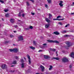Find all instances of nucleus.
<instances>
[{"label":"nucleus","instance_id":"ddd939ff","mask_svg":"<svg viewBox=\"0 0 74 74\" xmlns=\"http://www.w3.org/2000/svg\"><path fill=\"white\" fill-rule=\"evenodd\" d=\"M47 44L46 43L43 44V45L44 46L42 47V48H45L47 47Z\"/></svg>","mask_w":74,"mask_h":74},{"label":"nucleus","instance_id":"b1692460","mask_svg":"<svg viewBox=\"0 0 74 74\" xmlns=\"http://www.w3.org/2000/svg\"><path fill=\"white\" fill-rule=\"evenodd\" d=\"M12 64H16V61H14L13 62H12Z\"/></svg>","mask_w":74,"mask_h":74},{"label":"nucleus","instance_id":"8fccbe9b","mask_svg":"<svg viewBox=\"0 0 74 74\" xmlns=\"http://www.w3.org/2000/svg\"><path fill=\"white\" fill-rule=\"evenodd\" d=\"M30 1H31L32 3H34V0H30Z\"/></svg>","mask_w":74,"mask_h":74},{"label":"nucleus","instance_id":"ea45409f","mask_svg":"<svg viewBox=\"0 0 74 74\" xmlns=\"http://www.w3.org/2000/svg\"><path fill=\"white\" fill-rule=\"evenodd\" d=\"M53 21H55V20H58V21H59V19H58L57 18L55 19V18H54L53 19Z\"/></svg>","mask_w":74,"mask_h":74},{"label":"nucleus","instance_id":"0eeeda50","mask_svg":"<svg viewBox=\"0 0 74 74\" xmlns=\"http://www.w3.org/2000/svg\"><path fill=\"white\" fill-rule=\"evenodd\" d=\"M66 44L67 47H70V46H71V43L69 42H66Z\"/></svg>","mask_w":74,"mask_h":74},{"label":"nucleus","instance_id":"49530a36","mask_svg":"<svg viewBox=\"0 0 74 74\" xmlns=\"http://www.w3.org/2000/svg\"><path fill=\"white\" fill-rule=\"evenodd\" d=\"M23 17H24L25 16V14H22Z\"/></svg>","mask_w":74,"mask_h":74},{"label":"nucleus","instance_id":"f257e3e1","mask_svg":"<svg viewBox=\"0 0 74 74\" xmlns=\"http://www.w3.org/2000/svg\"><path fill=\"white\" fill-rule=\"evenodd\" d=\"M19 50L16 48H14L13 49H9V50L10 51V52H14L15 53H17L18 52Z\"/></svg>","mask_w":74,"mask_h":74},{"label":"nucleus","instance_id":"20e7f679","mask_svg":"<svg viewBox=\"0 0 74 74\" xmlns=\"http://www.w3.org/2000/svg\"><path fill=\"white\" fill-rule=\"evenodd\" d=\"M18 40L17 41H23V36H20L18 38Z\"/></svg>","mask_w":74,"mask_h":74},{"label":"nucleus","instance_id":"9d476101","mask_svg":"<svg viewBox=\"0 0 74 74\" xmlns=\"http://www.w3.org/2000/svg\"><path fill=\"white\" fill-rule=\"evenodd\" d=\"M70 56L72 58H74V52H72L71 53V55H70Z\"/></svg>","mask_w":74,"mask_h":74},{"label":"nucleus","instance_id":"a19ab883","mask_svg":"<svg viewBox=\"0 0 74 74\" xmlns=\"http://www.w3.org/2000/svg\"><path fill=\"white\" fill-rule=\"evenodd\" d=\"M45 7L46 8H48V5L47 4H45Z\"/></svg>","mask_w":74,"mask_h":74},{"label":"nucleus","instance_id":"c85d7f7f","mask_svg":"<svg viewBox=\"0 0 74 74\" xmlns=\"http://www.w3.org/2000/svg\"><path fill=\"white\" fill-rule=\"evenodd\" d=\"M26 3H27V6H29V5H30V4H29V3L28 2H27Z\"/></svg>","mask_w":74,"mask_h":74},{"label":"nucleus","instance_id":"f03ea898","mask_svg":"<svg viewBox=\"0 0 74 74\" xmlns=\"http://www.w3.org/2000/svg\"><path fill=\"white\" fill-rule=\"evenodd\" d=\"M47 41L49 42H53V43H56V44H59V41L57 40H48Z\"/></svg>","mask_w":74,"mask_h":74},{"label":"nucleus","instance_id":"4be33fe9","mask_svg":"<svg viewBox=\"0 0 74 74\" xmlns=\"http://www.w3.org/2000/svg\"><path fill=\"white\" fill-rule=\"evenodd\" d=\"M10 42V41H5L4 42V44H8V43H9Z\"/></svg>","mask_w":74,"mask_h":74},{"label":"nucleus","instance_id":"bb28decb","mask_svg":"<svg viewBox=\"0 0 74 74\" xmlns=\"http://www.w3.org/2000/svg\"><path fill=\"white\" fill-rule=\"evenodd\" d=\"M47 1L49 4L51 3V0H47Z\"/></svg>","mask_w":74,"mask_h":74},{"label":"nucleus","instance_id":"052dcab7","mask_svg":"<svg viewBox=\"0 0 74 74\" xmlns=\"http://www.w3.org/2000/svg\"><path fill=\"white\" fill-rule=\"evenodd\" d=\"M52 49H52V48L50 49L51 51H52Z\"/></svg>","mask_w":74,"mask_h":74},{"label":"nucleus","instance_id":"6e6d98bb","mask_svg":"<svg viewBox=\"0 0 74 74\" xmlns=\"http://www.w3.org/2000/svg\"><path fill=\"white\" fill-rule=\"evenodd\" d=\"M49 74V73H48V72H46V74Z\"/></svg>","mask_w":74,"mask_h":74},{"label":"nucleus","instance_id":"39448f33","mask_svg":"<svg viewBox=\"0 0 74 74\" xmlns=\"http://www.w3.org/2000/svg\"><path fill=\"white\" fill-rule=\"evenodd\" d=\"M62 60L64 62H67L69 61L68 59L66 58H64L62 59Z\"/></svg>","mask_w":74,"mask_h":74},{"label":"nucleus","instance_id":"4d7b16f0","mask_svg":"<svg viewBox=\"0 0 74 74\" xmlns=\"http://www.w3.org/2000/svg\"><path fill=\"white\" fill-rule=\"evenodd\" d=\"M10 36L11 37H13V36H12V35H11Z\"/></svg>","mask_w":74,"mask_h":74},{"label":"nucleus","instance_id":"1a4fd4ad","mask_svg":"<svg viewBox=\"0 0 74 74\" xmlns=\"http://www.w3.org/2000/svg\"><path fill=\"white\" fill-rule=\"evenodd\" d=\"M40 68L42 69V71H44V69H45L44 66H43L42 65H40Z\"/></svg>","mask_w":74,"mask_h":74},{"label":"nucleus","instance_id":"c756f323","mask_svg":"<svg viewBox=\"0 0 74 74\" xmlns=\"http://www.w3.org/2000/svg\"><path fill=\"white\" fill-rule=\"evenodd\" d=\"M14 58H16V59H17V60L19 59L18 57V56H14Z\"/></svg>","mask_w":74,"mask_h":74},{"label":"nucleus","instance_id":"7ed1b4c3","mask_svg":"<svg viewBox=\"0 0 74 74\" xmlns=\"http://www.w3.org/2000/svg\"><path fill=\"white\" fill-rule=\"evenodd\" d=\"M1 67L3 70H5L7 69V65L4 64H2L1 65Z\"/></svg>","mask_w":74,"mask_h":74},{"label":"nucleus","instance_id":"a211bd4d","mask_svg":"<svg viewBox=\"0 0 74 74\" xmlns=\"http://www.w3.org/2000/svg\"><path fill=\"white\" fill-rule=\"evenodd\" d=\"M72 36V35H64V37H71V36Z\"/></svg>","mask_w":74,"mask_h":74},{"label":"nucleus","instance_id":"3c124183","mask_svg":"<svg viewBox=\"0 0 74 74\" xmlns=\"http://www.w3.org/2000/svg\"><path fill=\"white\" fill-rule=\"evenodd\" d=\"M11 72H12V73H14V72H15V71H11Z\"/></svg>","mask_w":74,"mask_h":74},{"label":"nucleus","instance_id":"cd10ccee","mask_svg":"<svg viewBox=\"0 0 74 74\" xmlns=\"http://www.w3.org/2000/svg\"><path fill=\"white\" fill-rule=\"evenodd\" d=\"M0 2L2 3V4H4V1L0 0Z\"/></svg>","mask_w":74,"mask_h":74},{"label":"nucleus","instance_id":"680f3d73","mask_svg":"<svg viewBox=\"0 0 74 74\" xmlns=\"http://www.w3.org/2000/svg\"><path fill=\"white\" fill-rule=\"evenodd\" d=\"M2 21H4V19L3 18H2Z\"/></svg>","mask_w":74,"mask_h":74},{"label":"nucleus","instance_id":"dca6fc26","mask_svg":"<svg viewBox=\"0 0 74 74\" xmlns=\"http://www.w3.org/2000/svg\"><path fill=\"white\" fill-rule=\"evenodd\" d=\"M53 59H56V60H59L60 58L58 57H54L52 58Z\"/></svg>","mask_w":74,"mask_h":74},{"label":"nucleus","instance_id":"6e6552de","mask_svg":"<svg viewBox=\"0 0 74 74\" xmlns=\"http://www.w3.org/2000/svg\"><path fill=\"white\" fill-rule=\"evenodd\" d=\"M44 58L45 59L48 60V59H49L50 58V57L48 56H47L45 55H44Z\"/></svg>","mask_w":74,"mask_h":74},{"label":"nucleus","instance_id":"f8f14e48","mask_svg":"<svg viewBox=\"0 0 74 74\" xmlns=\"http://www.w3.org/2000/svg\"><path fill=\"white\" fill-rule=\"evenodd\" d=\"M10 22L11 23H13L15 22V20L12 18H11L10 20Z\"/></svg>","mask_w":74,"mask_h":74},{"label":"nucleus","instance_id":"9b49d317","mask_svg":"<svg viewBox=\"0 0 74 74\" xmlns=\"http://www.w3.org/2000/svg\"><path fill=\"white\" fill-rule=\"evenodd\" d=\"M62 3H63V1H60V3H59V5H60V7H63V4Z\"/></svg>","mask_w":74,"mask_h":74},{"label":"nucleus","instance_id":"5701e85b","mask_svg":"<svg viewBox=\"0 0 74 74\" xmlns=\"http://www.w3.org/2000/svg\"><path fill=\"white\" fill-rule=\"evenodd\" d=\"M24 64H24V63H22L21 64V67H22V68H24Z\"/></svg>","mask_w":74,"mask_h":74},{"label":"nucleus","instance_id":"4468645a","mask_svg":"<svg viewBox=\"0 0 74 74\" xmlns=\"http://www.w3.org/2000/svg\"><path fill=\"white\" fill-rule=\"evenodd\" d=\"M49 25L50 24L49 23L47 24H46L45 25V27L46 29H47V28H48L49 26Z\"/></svg>","mask_w":74,"mask_h":74},{"label":"nucleus","instance_id":"c03bdc74","mask_svg":"<svg viewBox=\"0 0 74 74\" xmlns=\"http://www.w3.org/2000/svg\"><path fill=\"white\" fill-rule=\"evenodd\" d=\"M60 18V16H58L57 17V18L58 19V18Z\"/></svg>","mask_w":74,"mask_h":74},{"label":"nucleus","instance_id":"aec40b11","mask_svg":"<svg viewBox=\"0 0 74 74\" xmlns=\"http://www.w3.org/2000/svg\"><path fill=\"white\" fill-rule=\"evenodd\" d=\"M50 67V68H49V70H52V68H53V67L52 66V65H50L49 66Z\"/></svg>","mask_w":74,"mask_h":74},{"label":"nucleus","instance_id":"72a5a7b5","mask_svg":"<svg viewBox=\"0 0 74 74\" xmlns=\"http://www.w3.org/2000/svg\"><path fill=\"white\" fill-rule=\"evenodd\" d=\"M58 24L59 25H63V24H62V23L60 22H59L58 23Z\"/></svg>","mask_w":74,"mask_h":74},{"label":"nucleus","instance_id":"393cba45","mask_svg":"<svg viewBox=\"0 0 74 74\" xmlns=\"http://www.w3.org/2000/svg\"><path fill=\"white\" fill-rule=\"evenodd\" d=\"M33 42V44H34V45H36L37 42L36 41H34Z\"/></svg>","mask_w":74,"mask_h":74},{"label":"nucleus","instance_id":"2f4dec72","mask_svg":"<svg viewBox=\"0 0 74 74\" xmlns=\"http://www.w3.org/2000/svg\"><path fill=\"white\" fill-rule=\"evenodd\" d=\"M29 29H33V26H29Z\"/></svg>","mask_w":74,"mask_h":74},{"label":"nucleus","instance_id":"79ce46f5","mask_svg":"<svg viewBox=\"0 0 74 74\" xmlns=\"http://www.w3.org/2000/svg\"><path fill=\"white\" fill-rule=\"evenodd\" d=\"M62 20H64V19L62 18V19H58V21H62Z\"/></svg>","mask_w":74,"mask_h":74},{"label":"nucleus","instance_id":"de8ad7c7","mask_svg":"<svg viewBox=\"0 0 74 74\" xmlns=\"http://www.w3.org/2000/svg\"><path fill=\"white\" fill-rule=\"evenodd\" d=\"M71 67H72V66L71 65H70L69 66V68L70 69L71 68Z\"/></svg>","mask_w":74,"mask_h":74},{"label":"nucleus","instance_id":"473e14b6","mask_svg":"<svg viewBox=\"0 0 74 74\" xmlns=\"http://www.w3.org/2000/svg\"><path fill=\"white\" fill-rule=\"evenodd\" d=\"M66 32H67V31H66V30H64L62 32V33H66Z\"/></svg>","mask_w":74,"mask_h":74},{"label":"nucleus","instance_id":"c9c22d12","mask_svg":"<svg viewBox=\"0 0 74 74\" xmlns=\"http://www.w3.org/2000/svg\"><path fill=\"white\" fill-rule=\"evenodd\" d=\"M4 11L5 12H7L8 11V10H5Z\"/></svg>","mask_w":74,"mask_h":74},{"label":"nucleus","instance_id":"4c0bfd02","mask_svg":"<svg viewBox=\"0 0 74 74\" xmlns=\"http://www.w3.org/2000/svg\"><path fill=\"white\" fill-rule=\"evenodd\" d=\"M69 26V24H68L66 25L65 26V27H67V26Z\"/></svg>","mask_w":74,"mask_h":74},{"label":"nucleus","instance_id":"603ef678","mask_svg":"<svg viewBox=\"0 0 74 74\" xmlns=\"http://www.w3.org/2000/svg\"><path fill=\"white\" fill-rule=\"evenodd\" d=\"M32 15H34V13H32Z\"/></svg>","mask_w":74,"mask_h":74},{"label":"nucleus","instance_id":"864d4df0","mask_svg":"<svg viewBox=\"0 0 74 74\" xmlns=\"http://www.w3.org/2000/svg\"><path fill=\"white\" fill-rule=\"evenodd\" d=\"M72 15H74V13H72L71 14Z\"/></svg>","mask_w":74,"mask_h":74},{"label":"nucleus","instance_id":"37998d69","mask_svg":"<svg viewBox=\"0 0 74 74\" xmlns=\"http://www.w3.org/2000/svg\"><path fill=\"white\" fill-rule=\"evenodd\" d=\"M43 51L42 50H40L38 51V52H42Z\"/></svg>","mask_w":74,"mask_h":74},{"label":"nucleus","instance_id":"e433bc0d","mask_svg":"<svg viewBox=\"0 0 74 74\" xmlns=\"http://www.w3.org/2000/svg\"><path fill=\"white\" fill-rule=\"evenodd\" d=\"M49 17H52V15L51 14H49Z\"/></svg>","mask_w":74,"mask_h":74},{"label":"nucleus","instance_id":"0e129e2a","mask_svg":"<svg viewBox=\"0 0 74 74\" xmlns=\"http://www.w3.org/2000/svg\"><path fill=\"white\" fill-rule=\"evenodd\" d=\"M51 17H49V19H51Z\"/></svg>","mask_w":74,"mask_h":74},{"label":"nucleus","instance_id":"e2e57ef3","mask_svg":"<svg viewBox=\"0 0 74 74\" xmlns=\"http://www.w3.org/2000/svg\"><path fill=\"white\" fill-rule=\"evenodd\" d=\"M36 74H40V73H36Z\"/></svg>","mask_w":74,"mask_h":74},{"label":"nucleus","instance_id":"69168bd1","mask_svg":"<svg viewBox=\"0 0 74 74\" xmlns=\"http://www.w3.org/2000/svg\"><path fill=\"white\" fill-rule=\"evenodd\" d=\"M24 59H25V60H26V58H25V57H24Z\"/></svg>","mask_w":74,"mask_h":74},{"label":"nucleus","instance_id":"7c9ffc66","mask_svg":"<svg viewBox=\"0 0 74 74\" xmlns=\"http://www.w3.org/2000/svg\"><path fill=\"white\" fill-rule=\"evenodd\" d=\"M21 62H24V60H23V59L22 58H21Z\"/></svg>","mask_w":74,"mask_h":74},{"label":"nucleus","instance_id":"412c9836","mask_svg":"<svg viewBox=\"0 0 74 74\" xmlns=\"http://www.w3.org/2000/svg\"><path fill=\"white\" fill-rule=\"evenodd\" d=\"M24 29L25 31H27V30H30V28L28 27L27 28H24Z\"/></svg>","mask_w":74,"mask_h":74},{"label":"nucleus","instance_id":"a18cd8bd","mask_svg":"<svg viewBox=\"0 0 74 74\" xmlns=\"http://www.w3.org/2000/svg\"><path fill=\"white\" fill-rule=\"evenodd\" d=\"M69 32H72V33H73L74 32V31L73 30H71V31H69Z\"/></svg>","mask_w":74,"mask_h":74},{"label":"nucleus","instance_id":"338daca9","mask_svg":"<svg viewBox=\"0 0 74 74\" xmlns=\"http://www.w3.org/2000/svg\"><path fill=\"white\" fill-rule=\"evenodd\" d=\"M13 45L14 46H15V44H13Z\"/></svg>","mask_w":74,"mask_h":74},{"label":"nucleus","instance_id":"bf43d9fd","mask_svg":"<svg viewBox=\"0 0 74 74\" xmlns=\"http://www.w3.org/2000/svg\"><path fill=\"white\" fill-rule=\"evenodd\" d=\"M27 71V72H29V71H30V70H28Z\"/></svg>","mask_w":74,"mask_h":74},{"label":"nucleus","instance_id":"6ab92c4d","mask_svg":"<svg viewBox=\"0 0 74 74\" xmlns=\"http://www.w3.org/2000/svg\"><path fill=\"white\" fill-rule=\"evenodd\" d=\"M31 49H32L33 50H34V49H35V47H34L33 46H30L29 47Z\"/></svg>","mask_w":74,"mask_h":74},{"label":"nucleus","instance_id":"f704fd0d","mask_svg":"<svg viewBox=\"0 0 74 74\" xmlns=\"http://www.w3.org/2000/svg\"><path fill=\"white\" fill-rule=\"evenodd\" d=\"M21 12H19V13L18 14V16H20H20H21Z\"/></svg>","mask_w":74,"mask_h":74},{"label":"nucleus","instance_id":"f3484780","mask_svg":"<svg viewBox=\"0 0 74 74\" xmlns=\"http://www.w3.org/2000/svg\"><path fill=\"white\" fill-rule=\"evenodd\" d=\"M54 34H55L56 35H58V34H60L59 33L57 32H53Z\"/></svg>","mask_w":74,"mask_h":74},{"label":"nucleus","instance_id":"58836bf2","mask_svg":"<svg viewBox=\"0 0 74 74\" xmlns=\"http://www.w3.org/2000/svg\"><path fill=\"white\" fill-rule=\"evenodd\" d=\"M56 50L55 49H53L52 50V51L53 52H55V51Z\"/></svg>","mask_w":74,"mask_h":74},{"label":"nucleus","instance_id":"2eb2a0df","mask_svg":"<svg viewBox=\"0 0 74 74\" xmlns=\"http://www.w3.org/2000/svg\"><path fill=\"white\" fill-rule=\"evenodd\" d=\"M45 20L46 21V22H47L48 23H50V22H51V21H50V20L49 19H48V18H46L45 19Z\"/></svg>","mask_w":74,"mask_h":74},{"label":"nucleus","instance_id":"09e8293b","mask_svg":"<svg viewBox=\"0 0 74 74\" xmlns=\"http://www.w3.org/2000/svg\"><path fill=\"white\" fill-rule=\"evenodd\" d=\"M15 27H18V26L17 25H14Z\"/></svg>","mask_w":74,"mask_h":74},{"label":"nucleus","instance_id":"13d9d810","mask_svg":"<svg viewBox=\"0 0 74 74\" xmlns=\"http://www.w3.org/2000/svg\"><path fill=\"white\" fill-rule=\"evenodd\" d=\"M13 32H14V33H16V31H14Z\"/></svg>","mask_w":74,"mask_h":74},{"label":"nucleus","instance_id":"5fc2aeb1","mask_svg":"<svg viewBox=\"0 0 74 74\" xmlns=\"http://www.w3.org/2000/svg\"><path fill=\"white\" fill-rule=\"evenodd\" d=\"M14 66H15V65H14L11 66V67H14Z\"/></svg>","mask_w":74,"mask_h":74},{"label":"nucleus","instance_id":"423d86ee","mask_svg":"<svg viewBox=\"0 0 74 74\" xmlns=\"http://www.w3.org/2000/svg\"><path fill=\"white\" fill-rule=\"evenodd\" d=\"M27 57L28 59L29 63V64H31V61H30L31 59H30V57L28 55H27Z\"/></svg>","mask_w":74,"mask_h":74},{"label":"nucleus","instance_id":"a878e982","mask_svg":"<svg viewBox=\"0 0 74 74\" xmlns=\"http://www.w3.org/2000/svg\"><path fill=\"white\" fill-rule=\"evenodd\" d=\"M5 16H6V17H9V14H7L5 15Z\"/></svg>","mask_w":74,"mask_h":74},{"label":"nucleus","instance_id":"774afa93","mask_svg":"<svg viewBox=\"0 0 74 74\" xmlns=\"http://www.w3.org/2000/svg\"><path fill=\"white\" fill-rule=\"evenodd\" d=\"M56 54H58V53L57 51L56 52Z\"/></svg>","mask_w":74,"mask_h":74}]
</instances>
